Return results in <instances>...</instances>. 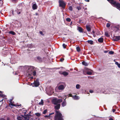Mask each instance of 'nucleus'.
<instances>
[{
	"label": "nucleus",
	"mask_w": 120,
	"mask_h": 120,
	"mask_svg": "<svg viewBox=\"0 0 120 120\" xmlns=\"http://www.w3.org/2000/svg\"><path fill=\"white\" fill-rule=\"evenodd\" d=\"M34 69V67L33 66H30L28 67L27 72V74L28 75V76H31L32 75L34 76L36 75V72Z\"/></svg>",
	"instance_id": "obj_1"
},
{
	"label": "nucleus",
	"mask_w": 120,
	"mask_h": 120,
	"mask_svg": "<svg viewBox=\"0 0 120 120\" xmlns=\"http://www.w3.org/2000/svg\"><path fill=\"white\" fill-rule=\"evenodd\" d=\"M55 120H64L63 116L59 110H55Z\"/></svg>",
	"instance_id": "obj_2"
},
{
	"label": "nucleus",
	"mask_w": 120,
	"mask_h": 120,
	"mask_svg": "<svg viewBox=\"0 0 120 120\" xmlns=\"http://www.w3.org/2000/svg\"><path fill=\"white\" fill-rule=\"evenodd\" d=\"M59 6L61 7L63 9H64L66 5V4L64 1L62 0H59Z\"/></svg>",
	"instance_id": "obj_3"
},
{
	"label": "nucleus",
	"mask_w": 120,
	"mask_h": 120,
	"mask_svg": "<svg viewBox=\"0 0 120 120\" xmlns=\"http://www.w3.org/2000/svg\"><path fill=\"white\" fill-rule=\"evenodd\" d=\"M112 2L111 3V4H113L115 6L117 7V8H120V4L119 3H116V2L115 1H113V0H111Z\"/></svg>",
	"instance_id": "obj_4"
},
{
	"label": "nucleus",
	"mask_w": 120,
	"mask_h": 120,
	"mask_svg": "<svg viewBox=\"0 0 120 120\" xmlns=\"http://www.w3.org/2000/svg\"><path fill=\"white\" fill-rule=\"evenodd\" d=\"M34 84L35 87H38L39 85V82L38 79H36V81H34Z\"/></svg>",
	"instance_id": "obj_5"
},
{
	"label": "nucleus",
	"mask_w": 120,
	"mask_h": 120,
	"mask_svg": "<svg viewBox=\"0 0 120 120\" xmlns=\"http://www.w3.org/2000/svg\"><path fill=\"white\" fill-rule=\"evenodd\" d=\"M54 114V112H52V113H50L48 115H45L44 116L45 118H48V119H50L52 117V116H51L52 115Z\"/></svg>",
	"instance_id": "obj_6"
},
{
	"label": "nucleus",
	"mask_w": 120,
	"mask_h": 120,
	"mask_svg": "<svg viewBox=\"0 0 120 120\" xmlns=\"http://www.w3.org/2000/svg\"><path fill=\"white\" fill-rule=\"evenodd\" d=\"M52 103L55 105H57L58 103L57 101V99L56 98L53 99L52 101Z\"/></svg>",
	"instance_id": "obj_7"
},
{
	"label": "nucleus",
	"mask_w": 120,
	"mask_h": 120,
	"mask_svg": "<svg viewBox=\"0 0 120 120\" xmlns=\"http://www.w3.org/2000/svg\"><path fill=\"white\" fill-rule=\"evenodd\" d=\"M65 87L64 85H61L58 86V89L59 90H64Z\"/></svg>",
	"instance_id": "obj_8"
},
{
	"label": "nucleus",
	"mask_w": 120,
	"mask_h": 120,
	"mask_svg": "<svg viewBox=\"0 0 120 120\" xmlns=\"http://www.w3.org/2000/svg\"><path fill=\"white\" fill-rule=\"evenodd\" d=\"M38 6H37L36 4L35 3L32 6V8L33 10H35L37 9Z\"/></svg>",
	"instance_id": "obj_9"
},
{
	"label": "nucleus",
	"mask_w": 120,
	"mask_h": 120,
	"mask_svg": "<svg viewBox=\"0 0 120 120\" xmlns=\"http://www.w3.org/2000/svg\"><path fill=\"white\" fill-rule=\"evenodd\" d=\"M114 38V39L113 40L114 41H118L120 39V36H115Z\"/></svg>",
	"instance_id": "obj_10"
},
{
	"label": "nucleus",
	"mask_w": 120,
	"mask_h": 120,
	"mask_svg": "<svg viewBox=\"0 0 120 120\" xmlns=\"http://www.w3.org/2000/svg\"><path fill=\"white\" fill-rule=\"evenodd\" d=\"M60 104H58L56 105L54 107L55 109V110L59 109L60 108Z\"/></svg>",
	"instance_id": "obj_11"
},
{
	"label": "nucleus",
	"mask_w": 120,
	"mask_h": 120,
	"mask_svg": "<svg viewBox=\"0 0 120 120\" xmlns=\"http://www.w3.org/2000/svg\"><path fill=\"white\" fill-rule=\"evenodd\" d=\"M78 30L80 33H83V29L80 27H78Z\"/></svg>",
	"instance_id": "obj_12"
},
{
	"label": "nucleus",
	"mask_w": 120,
	"mask_h": 120,
	"mask_svg": "<svg viewBox=\"0 0 120 120\" xmlns=\"http://www.w3.org/2000/svg\"><path fill=\"white\" fill-rule=\"evenodd\" d=\"M66 99V98L64 99V101L62 103V105L63 107H64L66 105V102L65 100Z\"/></svg>",
	"instance_id": "obj_13"
},
{
	"label": "nucleus",
	"mask_w": 120,
	"mask_h": 120,
	"mask_svg": "<svg viewBox=\"0 0 120 120\" xmlns=\"http://www.w3.org/2000/svg\"><path fill=\"white\" fill-rule=\"evenodd\" d=\"M98 41L99 42L102 43L104 39L103 38H100L98 39Z\"/></svg>",
	"instance_id": "obj_14"
},
{
	"label": "nucleus",
	"mask_w": 120,
	"mask_h": 120,
	"mask_svg": "<svg viewBox=\"0 0 120 120\" xmlns=\"http://www.w3.org/2000/svg\"><path fill=\"white\" fill-rule=\"evenodd\" d=\"M86 30L88 32H90L91 31V28L89 26L86 25Z\"/></svg>",
	"instance_id": "obj_15"
},
{
	"label": "nucleus",
	"mask_w": 120,
	"mask_h": 120,
	"mask_svg": "<svg viewBox=\"0 0 120 120\" xmlns=\"http://www.w3.org/2000/svg\"><path fill=\"white\" fill-rule=\"evenodd\" d=\"M37 59L39 61V62H41L42 61V58L39 56H37Z\"/></svg>",
	"instance_id": "obj_16"
},
{
	"label": "nucleus",
	"mask_w": 120,
	"mask_h": 120,
	"mask_svg": "<svg viewBox=\"0 0 120 120\" xmlns=\"http://www.w3.org/2000/svg\"><path fill=\"white\" fill-rule=\"evenodd\" d=\"M62 75L64 76H67L68 74V73L66 72L65 71H64L62 72Z\"/></svg>",
	"instance_id": "obj_17"
},
{
	"label": "nucleus",
	"mask_w": 120,
	"mask_h": 120,
	"mask_svg": "<svg viewBox=\"0 0 120 120\" xmlns=\"http://www.w3.org/2000/svg\"><path fill=\"white\" fill-rule=\"evenodd\" d=\"M105 35L107 37H109L110 36L109 34V32L108 31L105 32Z\"/></svg>",
	"instance_id": "obj_18"
},
{
	"label": "nucleus",
	"mask_w": 120,
	"mask_h": 120,
	"mask_svg": "<svg viewBox=\"0 0 120 120\" xmlns=\"http://www.w3.org/2000/svg\"><path fill=\"white\" fill-rule=\"evenodd\" d=\"M82 64L83 65L85 66H87L88 65V64L86 62L84 61H82Z\"/></svg>",
	"instance_id": "obj_19"
},
{
	"label": "nucleus",
	"mask_w": 120,
	"mask_h": 120,
	"mask_svg": "<svg viewBox=\"0 0 120 120\" xmlns=\"http://www.w3.org/2000/svg\"><path fill=\"white\" fill-rule=\"evenodd\" d=\"M73 98L75 100H78L79 98V97L76 95L73 96Z\"/></svg>",
	"instance_id": "obj_20"
},
{
	"label": "nucleus",
	"mask_w": 120,
	"mask_h": 120,
	"mask_svg": "<svg viewBox=\"0 0 120 120\" xmlns=\"http://www.w3.org/2000/svg\"><path fill=\"white\" fill-rule=\"evenodd\" d=\"M87 41L88 43L91 45H93V41L92 40H88Z\"/></svg>",
	"instance_id": "obj_21"
},
{
	"label": "nucleus",
	"mask_w": 120,
	"mask_h": 120,
	"mask_svg": "<svg viewBox=\"0 0 120 120\" xmlns=\"http://www.w3.org/2000/svg\"><path fill=\"white\" fill-rule=\"evenodd\" d=\"M13 98L12 99H11L9 101L11 103V105L13 106H15L12 103V101L13 100Z\"/></svg>",
	"instance_id": "obj_22"
},
{
	"label": "nucleus",
	"mask_w": 120,
	"mask_h": 120,
	"mask_svg": "<svg viewBox=\"0 0 120 120\" xmlns=\"http://www.w3.org/2000/svg\"><path fill=\"white\" fill-rule=\"evenodd\" d=\"M9 33L13 35H15L16 34L15 33V32L12 31H9Z\"/></svg>",
	"instance_id": "obj_23"
},
{
	"label": "nucleus",
	"mask_w": 120,
	"mask_h": 120,
	"mask_svg": "<svg viewBox=\"0 0 120 120\" xmlns=\"http://www.w3.org/2000/svg\"><path fill=\"white\" fill-rule=\"evenodd\" d=\"M35 115L39 117L41 116V114L39 113H36L35 114Z\"/></svg>",
	"instance_id": "obj_24"
},
{
	"label": "nucleus",
	"mask_w": 120,
	"mask_h": 120,
	"mask_svg": "<svg viewBox=\"0 0 120 120\" xmlns=\"http://www.w3.org/2000/svg\"><path fill=\"white\" fill-rule=\"evenodd\" d=\"M76 49L77 51L78 52L80 51V49L79 46L77 47L76 48Z\"/></svg>",
	"instance_id": "obj_25"
},
{
	"label": "nucleus",
	"mask_w": 120,
	"mask_h": 120,
	"mask_svg": "<svg viewBox=\"0 0 120 120\" xmlns=\"http://www.w3.org/2000/svg\"><path fill=\"white\" fill-rule=\"evenodd\" d=\"M57 100L58 103L62 102L63 101L62 99H57Z\"/></svg>",
	"instance_id": "obj_26"
},
{
	"label": "nucleus",
	"mask_w": 120,
	"mask_h": 120,
	"mask_svg": "<svg viewBox=\"0 0 120 120\" xmlns=\"http://www.w3.org/2000/svg\"><path fill=\"white\" fill-rule=\"evenodd\" d=\"M17 119L18 120H22V118L19 116H18Z\"/></svg>",
	"instance_id": "obj_27"
},
{
	"label": "nucleus",
	"mask_w": 120,
	"mask_h": 120,
	"mask_svg": "<svg viewBox=\"0 0 120 120\" xmlns=\"http://www.w3.org/2000/svg\"><path fill=\"white\" fill-rule=\"evenodd\" d=\"M115 63L116 65H117L119 68H120V64H119L117 62H116Z\"/></svg>",
	"instance_id": "obj_28"
},
{
	"label": "nucleus",
	"mask_w": 120,
	"mask_h": 120,
	"mask_svg": "<svg viewBox=\"0 0 120 120\" xmlns=\"http://www.w3.org/2000/svg\"><path fill=\"white\" fill-rule=\"evenodd\" d=\"M68 9L70 11H71L73 10V8L71 6H70L68 8Z\"/></svg>",
	"instance_id": "obj_29"
},
{
	"label": "nucleus",
	"mask_w": 120,
	"mask_h": 120,
	"mask_svg": "<svg viewBox=\"0 0 120 120\" xmlns=\"http://www.w3.org/2000/svg\"><path fill=\"white\" fill-rule=\"evenodd\" d=\"M111 25L109 23H107L106 24V26L108 28L110 27Z\"/></svg>",
	"instance_id": "obj_30"
},
{
	"label": "nucleus",
	"mask_w": 120,
	"mask_h": 120,
	"mask_svg": "<svg viewBox=\"0 0 120 120\" xmlns=\"http://www.w3.org/2000/svg\"><path fill=\"white\" fill-rule=\"evenodd\" d=\"M22 116L24 118V120H29V118H28L27 117L24 116Z\"/></svg>",
	"instance_id": "obj_31"
},
{
	"label": "nucleus",
	"mask_w": 120,
	"mask_h": 120,
	"mask_svg": "<svg viewBox=\"0 0 120 120\" xmlns=\"http://www.w3.org/2000/svg\"><path fill=\"white\" fill-rule=\"evenodd\" d=\"M66 20L67 21L70 22L71 21V19L70 18H68L66 19Z\"/></svg>",
	"instance_id": "obj_32"
},
{
	"label": "nucleus",
	"mask_w": 120,
	"mask_h": 120,
	"mask_svg": "<svg viewBox=\"0 0 120 120\" xmlns=\"http://www.w3.org/2000/svg\"><path fill=\"white\" fill-rule=\"evenodd\" d=\"M80 85L79 84H78L76 85V88L77 89H79V88Z\"/></svg>",
	"instance_id": "obj_33"
},
{
	"label": "nucleus",
	"mask_w": 120,
	"mask_h": 120,
	"mask_svg": "<svg viewBox=\"0 0 120 120\" xmlns=\"http://www.w3.org/2000/svg\"><path fill=\"white\" fill-rule=\"evenodd\" d=\"M76 8L77 9L79 10H81V7L79 6L77 7Z\"/></svg>",
	"instance_id": "obj_34"
},
{
	"label": "nucleus",
	"mask_w": 120,
	"mask_h": 120,
	"mask_svg": "<svg viewBox=\"0 0 120 120\" xmlns=\"http://www.w3.org/2000/svg\"><path fill=\"white\" fill-rule=\"evenodd\" d=\"M87 74L88 75H91L92 74V73L90 71H88L87 72Z\"/></svg>",
	"instance_id": "obj_35"
},
{
	"label": "nucleus",
	"mask_w": 120,
	"mask_h": 120,
	"mask_svg": "<svg viewBox=\"0 0 120 120\" xmlns=\"http://www.w3.org/2000/svg\"><path fill=\"white\" fill-rule=\"evenodd\" d=\"M44 103L43 102V100L42 99L41 100V102H39V105H43V104Z\"/></svg>",
	"instance_id": "obj_36"
},
{
	"label": "nucleus",
	"mask_w": 120,
	"mask_h": 120,
	"mask_svg": "<svg viewBox=\"0 0 120 120\" xmlns=\"http://www.w3.org/2000/svg\"><path fill=\"white\" fill-rule=\"evenodd\" d=\"M47 110L46 109H45L44 110V111L43 112V114H45L47 112Z\"/></svg>",
	"instance_id": "obj_37"
},
{
	"label": "nucleus",
	"mask_w": 120,
	"mask_h": 120,
	"mask_svg": "<svg viewBox=\"0 0 120 120\" xmlns=\"http://www.w3.org/2000/svg\"><path fill=\"white\" fill-rule=\"evenodd\" d=\"M63 46L64 49H65L66 48L67 45H65V44H63Z\"/></svg>",
	"instance_id": "obj_38"
},
{
	"label": "nucleus",
	"mask_w": 120,
	"mask_h": 120,
	"mask_svg": "<svg viewBox=\"0 0 120 120\" xmlns=\"http://www.w3.org/2000/svg\"><path fill=\"white\" fill-rule=\"evenodd\" d=\"M109 53L110 54H112L114 53V52L113 51H111L109 52Z\"/></svg>",
	"instance_id": "obj_39"
},
{
	"label": "nucleus",
	"mask_w": 120,
	"mask_h": 120,
	"mask_svg": "<svg viewBox=\"0 0 120 120\" xmlns=\"http://www.w3.org/2000/svg\"><path fill=\"white\" fill-rule=\"evenodd\" d=\"M30 114H27L26 116V117H27L29 118L30 117Z\"/></svg>",
	"instance_id": "obj_40"
},
{
	"label": "nucleus",
	"mask_w": 120,
	"mask_h": 120,
	"mask_svg": "<svg viewBox=\"0 0 120 120\" xmlns=\"http://www.w3.org/2000/svg\"><path fill=\"white\" fill-rule=\"evenodd\" d=\"M39 33L41 34L43 36H44V34H43V32L42 31H40Z\"/></svg>",
	"instance_id": "obj_41"
},
{
	"label": "nucleus",
	"mask_w": 120,
	"mask_h": 120,
	"mask_svg": "<svg viewBox=\"0 0 120 120\" xmlns=\"http://www.w3.org/2000/svg\"><path fill=\"white\" fill-rule=\"evenodd\" d=\"M64 60V58H62L60 59V61L62 62Z\"/></svg>",
	"instance_id": "obj_42"
},
{
	"label": "nucleus",
	"mask_w": 120,
	"mask_h": 120,
	"mask_svg": "<svg viewBox=\"0 0 120 120\" xmlns=\"http://www.w3.org/2000/svg\"><path fill=\"white\" fill-rule=\"evenodd\" d=\"M5 95L3 94H0V96L2 97H4Z\"/></svg>",
	"instance_id": "obj_43"
},
{
	"label": "nucleus",
	"mask_w": 120,
	"mask_h": 120,
	"mask_svg": "<svg viewBox=\"0 0 120 120\" xmlns=\"http://www.w3.org/2000/svg\"><path fill=\"white\" fill-rule=\"evenodd\" d=\"M68 95L69 96V97H71L73 98V96L71 94H69Z\"/></svg>",
	"instance_id": "obj_44"
},
{
	"label": "nucleus",
	"mask_w": 120,
	"mask_h": 120,
	"mask_svg": "<svg viewBox=\"0 0 120 120\" xmlns=\"http://www.w3.org/2000/svg\"><path fill=\"white\" fill-rule=\"evenodd\" d=\"M108 2H109L111 4V3L112 2L111 0H107ZM113 1H114V0H113Z\"/></svg>",
	"instance_id": "obj_45"
},
{
	"label": "nucleus",
	"mask_w": 120,
	"mask_h": 120,
	"mask_svg": "<svg viewBox=\"0 0 120 120\" xmlns=\"http://www.w3.org/2000/svg\"><path fill=\"white\" fill-rule=\"evenodd\" d=\"M0 120H6L4 118H1L0 119Z\"/></svg>",
	"instance_id": "obj_46"
},
{
	"label": "nucleus",
	"mask_w": 120,
	"mask_h": 120,
	"mask_svg": "<svg viewBox=\"0 0 120 120\" xmlns=\"http://www.w3.org/2000/svg\"><path fill=\"white\" fill-rule=\"evenodd\" d=\"M89 92L90 93H92L93 92V90H90Z\"/></svg>",
	"instance_id": "obj_47"
},
{
	"label": "nucleus",
	"mask_w": 120,
	"mask_h": 120,
	"mask_svg": "<svg viewBox=\"0 0 120 120\" xmlns=\"http://www.w3.org/2000/svg\"><path fill=\"white\" fill-rule=\"evenodd\" d=\"M62 72H62L61 71H59V73L60 74H62Z\"/></svg>",
	"instance_id": "obj_48"
},
{
	"label": "nucleus",
	"mask_w": 120,
	"mask_h": 120,
	"mask_svg": "<svg viewBox=\"0 0 120 120\" xmlns=\"http://www.w3.org/2000/svg\"><path fill=\"white\" fill-rule=\"evenodd\" d=\"M116 111V110L114 109H112V112H114Z\"/></svg>",
	"instance_id": "obj_49"
},
{
	"label": "nucleus",
	"mask_w": 120,
	"mask_h": 120,
	"mask_svg": "<svg viewBox=\"0 0 120 120\" xmlns=\"http://www.w3.org/2000/svg\"><path fill=\"white\" fill-rule=\"evenodd\" d=\"M35 15H38V13H36L35 14Z\"/></svg>",
	"instance_id": "obj_50"
},
{
	"label": "nucleus",
	"mask_w": 120,
	"mask_h": 120,
	"mask_svg": "<svg viewBox=\"0 0 120 120\" xmlns=\"http://www.w3.org/2000/svg\"><path fill=\"white\" fill-rule=\"evenodd\" d=\"M109 120H113V119L112 118H110L109 119Z\"/></svg>",
	"instance_id": "obj_51"
},
{
	"label": "nucleus",
	"mask_w": 120,
	"mask_h": 120,
	"mask_svg": "<svg viewBox=\"0 0 120 120\" xmlns=\"http://www.w3.org/2000/svg\"><path fill=\"white\" fill-rule=\"evenodd\" d=\"M108 51H104V52L105 53H106Z\"/></svg>",
	"instance_id": "obj_52"
},
{
	"label": "nucleus",
	"mask_w": 120,
	"mask_h": 120,
	"mask_svg": "<svg viewBox=\"0 0 120 120\" xmlns=\"http://www.w3.org/2000/svg\"><path fill=\"white\" fill-rule=\"evenodd\" d=\"M85 1L87 2H89V0H84Z\"/></svg>",
	"instance_id": "obj_53"
},
{
	"label": "nucleus",
	"mask_w": 120,
	"mask_h": 120,
	"mask_svg": "<svg viewBox=\"0 0 120 120\" xmlns=\"http://www.w3.org/2000/svg\"><path fill=\"white\" fill-rule=\"evenodd\" d=\"M7 120H10V118L9 117H8L7 119Z\"/></svg>",
	"instance_id": "obj_54"
},
{
	"label": "nucleus",
	"mask_w": 120,
	"mask_h": 120,
	"mask_svg": "<svg viewBox=\"0 0 120 120\" xmlns=\"http://www.w3.org/2000/svg\"><path fill=\"white\" fill-rule=\"evenodd\" d=\"M17 13L18 14H20L21 13V12H18Z\"/></svg>",
	"instance_id": "obj_55"
},
{
	"label": "nucleus",
	"mask_w": 120,
	"mask_h": 120,
	"mask_svg": "<svg viewBox=\"0 0 120 120\" xmlns=\"http://www.w3.org/2000/svg\"><path fill=\"white\" fill-rule=\"evenodd\" d=\"M72 24V21L71 22L70 25H71Z\"/></svg>",
	"instance_id": "obj_56"
},
{
	"label": "nucleus",
	"mask_w": 120,
	"mask_h": 120,
	"mask_svg": "<svg viewBox=\"0 0 120 120\" xmlns=\"http://www.w3.org/2000/svg\"><path fill=\"white\" fill-rule=\"evenodd\" d=\"M84 10H87V8H84Z\"/></svg>",
	"instance_id": "obj_57"
},
{
	"label": "nucleus",
	"mask_w": 120,
	"mask_h": 120,
	"mask_svg": "<svg viewBox=\"0 0 120 120\" xmlns=\"http://www.w3.org/2000/svg\"><path fill=\"white\" fill-rule=\"evenodd\" d=\"M92 32L93 33V34H94L95 33V32L94 31H93Z\"/></svg>",
	"instance_id": "obj_58"
},
{
	"label": "nucleus",
	"mask_w": 120,
	"mask_h": 120,
	"mask_svg": "<svg viewBox=\"0 0 120 120\" xmlns=\"http://www.w3.org/2000/svg\"><path fill=\"white\" fill-rule=\"evenodd\" d=\"M12 0L13 1H15L16 0Z\"/></svg>",
	"instance_id": "obj_59"
},
{
	"label": "nucleus",
	"mask_w": 120,
	"mask_h": 120,
	"mask_svg": "<svg viewBox=\"0 0 120 120\" xmlns=\"http://www.w3.org/2000/svg\"><path fill=\"white\" fill-rule=\"evenodd\" d=\"M72 70L73 69H70V70L71 71H72Z\"/></svg>",
	"instance_id": "obj_60"
},
{
	"label": "nucleus",
	"mask_w": 120,
	"mask_h": 120,
	"mask_svg": "<svg viewBox=\"0 0 120 120\" xmlns=\"http://www.w3.org/2000/svg\"><path fill=\"white\" fill-rule=\"evenodd\" d=\"M85 13L86 14H87L86 13V11H85Z\"/></svg>",
	"instance_id": "obj_61"
},
{
	"label": "nucleus",
	"mask_w": 120,
	"mask_h": 120,
	"mask_svg": "<svg viewBox=\"0 0 120 120\" xmlns=\"http://www.w3.org/2000/svg\"><path fill=\"white\" fill-rule=\"evenodd\" d=\"M27 36H28V34L27 33Z\"/></svg>",
	"instance_id": "obj_62"
},
{
	"label": "nucleus",
	"mask_w": 120,
	"mask_h": 120,
	"mask_svg": "<svg viewBox=\"0 0 120 120\" xmlns=\"http://www.w3.org/2000/svg\"><path fill=\"white\" fill-rule=\"evenodd\" d=\"M94 37H95V36L94 35Z\"/></svg>",
	"instance_id": "obj_63"
},
{
	"label": "nucleus",
	"mask_w": 120,
	"mask_h": 120,
	"mask_svg": "<svg viewBox=\"0 0 120 120\" xmlns=\"http://www.w3.org/2000/svg\"><path fill=\"white\" fill-rule=\"evenodd\" d=\"M1 92H1V91H0V93H1Z\"/></svg>",
	"instance_id": "obj_64"
}]
</instances>
